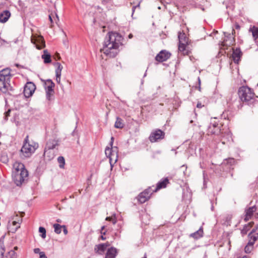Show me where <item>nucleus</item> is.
Segmentation results:
<instances>
[{
	"instance_id": "60",
	"label": "nucleus",
	"mask_w": 258,
	"mask_h": 258,
	"mask_svg": "<svg viewBox=\"0 0 258 258\" xmlns=\"http://www.w3.org/2000/svg\"><path fill=\"white\" fill-rule=\"evenodd\" d=\"M142 258H147L146 254H145V255H144V256L143 257H142Z\"/></svg>"
},
{
	"instance_id": "47",
	"label": "nucleus",
	"mask_w": 258,
	"mask_h": 258,
	"mask_svg": "<svg viewBox=\"0 0 258 258\" xmlns=\"http://www.w3.org/2000/svg\"><path fill=\"white\" fill-rule=\"evenodd\" d=\"M62 227L63 228V232L64 234L65 235H67L68 234V230H67L66 226L62 225Z\"/></svg>"
},
{
	"instance_id": "32",
	"label": "nucleus",
	"mask_w": 258,
	"mask_h": 258,
	"mask_svg": "<svg viewBox=\"0 0 258 258\" xmlns=\"http://www.w3.org/2000/svg\"><path fill=\"white\" fill-rule=\"evenodd\" d=\"M224 41H225L226 45H232L235 42L234 38L230 34H229V36H227V38L225 39Z\"/></svg>"
},
{
	"instance_id": "13",
	"label": "nucleus",
	"mask_w": 258,
	"mask_h": 258,
	"mask_svg": "<svg viewBox=\"0 0 258 258\" xmlns=\"http://www.w3.org/2000/svg\"><path fill=\"white\" fill-rule=\"evenodd\" d=\"M171 55L169 51L166 50H162L155 57V60L159 62H162L168 59Z\"/></svg>"
},
{
	"instance_id": "63",
	"label": "nucleus",
	"mask_w": 258,
	"mask_h": 258,
	"mask_svg": "<svg viewBox=\"0 0 258 258\" xmlns=\"http://www.w3.org/2000/svg\"><path fill=\"white\" fill-rule=\"evenodd\" d=\"M57 222H60V220H57Z\"/></svg>"
},
{
	"instance_id": "24",
	"label": "nucleus",
	"mask_w": 258,
	"mask_h": 258,
	"mask_svg": "<svg viewBox=\"0 0 258 258\" xmlns=\"http://www.w3.org/2000/svg\"><path fill=\"white\" fill-rule=\"evenodd\" d=\"M105 246V245L101 244L96 245L94 247V251L95 253L99 255L103 254L106 250Z\"/></svg>"
},
{
	"instance_id": "58",
	"label": "nucleus",
	"mask_w": 258,
	"mask_h": 258,
	"mask_svg": "<svg viewBox=\"0 0 258 258\" xmlns=\"http://www.w3.org/2000/svg\"><path fill=\"white\" fill-rule=\"evenodd\" d=\"M105 226H103L102 227H101V230L102 231L103 230H104L105 229Z\"/></svg>"
},
{
	"instance_id": "15",
	"label": "nucleus",
	"mask_w": 258,
	"mask_h": 258,
	"mask_svg": "<svg viewBox=\"0 0 258 258\" xmlns=\"http://www.w3.org/2000/svg\"><path fill=\"white\" fill-rule=\"evenodd\" d=\"M256 208L255 206H252L250 207H249L248 208L245 209V217H244V221L245 222L248 221L251 219L252 216H253V213L256 211Z\"/></svg>"
},
{
	"instance_id": "44",
	"label": "nucleus",
	"mask_w": 258,
	"mask_h": 258,
	"mask_svg": "<svg viewBox=\"0 0 258 258\" xmlns=\"http://www.w3.org/2000/svg\"><path fill=\"white\" fill-rule=\"evenodd\" d=\"M5 252V249L0 248V258L4 257V254Z\"/></svg>"
},
{
	"instance_id": "11",
	"label": "nucleus",
	"mask_w": 258,
	"mask_h": 258,
	"mask_svg": "<svg viewBox=\"0 0 258 258\" xmlns=\"http://www.w3.org/2000/svg\"><path fill=\"white\" fill-rule=\"evenodd\" d=\"M36 89L35 84L31 82H27L24 86L23 94L26 98L31 97Z\"/></svg>"
},
{
	"instance_id": "21",
	"label": "nucleus",
	"mask_w": 258,
	"mask_h": 258,
	"mask_svg": "<svg viewBox=\"0 0 258 258\" xmlns=\"http://www.w3.org/2000/svg\"><path fill=\"white\" fill-rule=\"evenodd\" d=\"M11 77V70L6 68L0 71V78L10 80Z\"/></svg>"
},
{
	"instance_id": "4",
	"label": "nucleus",
	"mask_w": 258,
	"mask_h": 258,
	"mask_svg": "<svg viewBox=\"0 0 258 258\" xmlns=\"http://www.w3.org/2000/svg\"><path fill=\"white\" fill-rule=\"evenodd\" d=\"M22 221V218L16 214L15 216L12 217L9 220L8 229L10 232L12 233H15L17 230L20 227V224Z\"/></svg>"
},
{
	"instance_id": "57",
	"label": "nucleus",
	"mask_w": 258,
	"mask_h": 258,
	"mask_svg": "<svg viewBox=\"0 0 258 258\" xmlns=\"http://www.w3.org/2000/svg\"><path fill=\"white\" fill-rule=\"evenodd\" d=\"M110 0H103L104 2H105L106 3H108Z\"/></svg>"
},
{
	"instance_id": "39",
	"label": "nucleus",
	"mask_w": 258,
	"mask_h": 258,
	"mask_svg": "<svg viewBox=\"0 0 258 258\" xmlns=\"http://www.w3.org/2000/svg\"><path fill=\"white\" fill-rule=\"evenodd\" d=\"M235 160L234 158H229L226 159L224 162V164H229L230 165H234L235 164Z\"/></svg>"
},
{
	"instance_id": "55",
	"label": "nucleus",
	"mask_w": 258,
	"mask_h": 258,
	"mask_svg": "<svg viewBox=\"0 0 258 258\" xmlns=\"http://www.w3.org/2000/svg\"><path fill=\"white\" fill-rule=\"evenodd\" d=\"M221 141H222V144H226V142H225V141H224V140H223V139H222L221 140Z\"/></svg>"
},
{
	"instance_id": "14",
	"label": "nucleus",
	"mask_w": 258,
	"mask_h": 258,
	"mask_svg": "<svg viewBox=\"0 0 258 258\" xmlns=\"http://www.w3.org/2000/svg\"><path fill=\"white\" fill-rule=\"evenodd\" d=\"M242 53L239 48L233 49L232 57L234 63L238 64L240 60Z\"/></svg>"
},
{
	"instance_id": "51",
	"label": "nucleus",
	"mask_w": 258,
	"mask_h": 258,
	"mask_svg": "<svg viewBox=\"0 0 258 258\" xmlns=\"http://www.w3.org/2000/svg\"><path fill=\"white\" fill-rule=\"evenodd\" d=\"M101 244L105 245V249H106L110 245V244H109V243L108 242H107L104 243H101Z\"/></svg>"
},
{
	"instance_id": "8",
	"label": "nucleus",
	"mask_w": 258,
	"mask_h": 258,
	"mask_svg": "<svg viewBox=\"0 0 258 258\" xmlns=\"http://www.w3.org/2000/svg\"><path fill=\"white\" fill-rule=\"evenodd\" d=\"M178 39L179 43L178 45L179 51L182 52L184 55H188L190 51L186 49L187 38L185 36V34L179 32L178 34Z\"/></svg>"
},
{
	"instance_id": "18",
	"label": "nucleus",
	"mask_w": 258,
	"mask_h": 258,
	"mask_svg": "<svg viewBox=\"0 0 258 258\" xmlns=\"http://www.w3.org/2000/svg\"><path fill=\"white\" fill-rule=\"evenodd\" d=\"M27 170L24 165L19 162H15L13 164V168L12 173H18L19 172L21 171V170Z\"/></svg>"
},
{
	"instance_id": "43",
	"label": "nucleus",
	"mask_w": 258,
	"mask_h": 258,
	"mask_svg": "<svg viewBox=\"0 0 258 258\" xmlns=\"http://www.w3.org/2000/svg\"><path fill=\"white\" fill-rule=\"evenodd\" d=\"M53 19L56 24H57L59 21V18L56 14H53Z\"/></svg>"
},
{
	"instance_id": "31",
	"label": "nucleus",
	"mask_w": 258,
	"mask_h": 258,
	"mask_svg": "<svg viewBox=\"0 0 258 258\" xmlns=\"http://www.w3.org/2000/svg\"><path fill=\"white\" fill-rule=\"evenodd\" d=\"M249 31L252 33L254 40H256L258 38V27L253 26L249 29Z\"/></svg>"
},
{
	"instance_id": "17",
	"label": "nucleus",
	"mask_w": 258,
	"mask_h": 258,
	"mask_svg": "<svg viewBox=\"0 0 258 258\" xmlns=\"http://www.w3.org/2000/svg\"><path fill=\"white\" fill-rule=\"evenodd\" d=\"M249 241L248 244L250 246H253L255 242L258 239V233H255V230L252 229L248 234Z\"/></svg>"
},
{
	"instance_id": "23",
	"label": "nucleus",
	"mask_w": 258,
	"mask_h": 258,
	"mask_svg": "<svg viewBox=\"0 0 258 258\" xmlns=\"http://www.w3.org/2000/svg\"><path fill=\"white\" fill-rule=\"evenodd\" d=\"M55 86L54 83L50 79H48L44 82V87L45 91H54Z\"/></svg>"
},
{
	"instance_id": "5",
	"label": "nucleus",
	"mask_w": 258,
	"mask_h": 258,
	"mask_svg": "<svg viewBox=\"0 0 258 258\" xmlns=\"http://www.w3.org/2000/svg\"><path fill=\"white\" fill-rule=\"evenodd\" d=\"M28 177L27 170H21L18 173H12L13 179L17 186H20L26 180Z\"/></svg>"
},
{
	"instance_id": "34",
	"label": "nucleus",
	"mask_w": 258,
	"mask_h": 258,
	"mask_svg": "<svg viewBox=\"0 0 258 258\" xmlns=\"http://www.w3.org/2000/svg\"><path fill=\"white\" fill-rule=\"evenodd\" d=\"M57 161L59 163V167L60 168H64L65 165V160L63 157L59 156L57 158Z\"/></svg>"
},
{
	"instance_id": "64",
	"label": "nucleus",
	"mask_w": 258,
	"mask_h": 258,
	"mask_svg": "<svg viewBox=\"0 0 258 258\" xmlns=\"http://www.w3.org/2000/svg\"><path fill=\"white\" fill-rule=\"evenodd\" d=\"M199 82H200V79L199 78Z\"/></svg>"
},
{
	"instance_id": "12",
	"label": "nucleus",
	"mask_w": 258,
	"mask_h": 258,
	"mask_svg": "<svg viewBox=\"0 0 258 258\" xmlns=\"http://www.w3.org/2000/svg\"><path fill=\"white\" fill-rule=\"evenodd\" d=\"M207 132L209 135H218L221 133V126L219 123L214 120L211 122L208 128Z\"/></svg>"
},
{
	"instance_id": "22",
	"label": "nucleus",
	"mask_w": 258,
	"mask_h": 258,
	"mask_svg": "<svg viewBox=\"0 0 258 258\" xmlns=\"http://www.w3.org/2000/svg\"><path fill=\"white\" fill-rule=\"evenodd\" d=\"M58 146V141L57 140H50L47 142L45 149L49 150H52Z\"/></svg>"
},
{
	"instance_id": "16",
	"label": "nucleus",
	"mask_w": 258,
	"mask_h": 258,
	"mask_svg": "<svg viewBox=\"0 0 258 258\" xmlns=\"http://www.w3.org/2000/svg\"><path fill=\"white\" fill-rule=\"evenodd\" d=\"M169 183V182L168 178H165L161 179L157 183L156 187L154 189H153V191L155 192L161 188L166 187Z\"/></svg>"
},
{
	"instance_id": "20",
	"label": "nucleus",
	"mask_w": 258,
	"mask_h": 258,
	"mask_svg": "<svg viewBox=\"0 0 258 258\" xmlns=\"http://www.w3.org/2000/svg\"><path fill=\"white\" fill-rule=\"evenodd\" d=\"M117 253V249L114 247H111L108 249L105 258H115Z\"/></svg>"
},
{
	"instance_id": "19",
	"label": "nucleus",
	"mask_w": 258,
	"mask_h": 258,
	"mask_svg": "<svg viewBox=\"0 0 258 258\" xmlns=\"http://www.w3.org/2000/svg\"><path fill=\"white\" fill-rule=\"evenodd\" d=\"M11 13L9 10H5L0 13V22L4 23L8 21L11 16Z\"/></svg>"
},
{
	"instance_id": "42",
	"label": "nucleus",
	"mask_w": 258,
	"mask_h": 258,
	"mask_svg": "<svg viewBox=\"0 0 258 258\" xmlns=\"http://www.w3.org/2000/svg\"><path fill=\"white\" fill-rule=\"evenodd\" d=\"M61 74H55L56 76V81L58 84H59L60 82V77Z\"/></svg>"
},
{
	"instance_id": "6",
	"label": "nucleus",
	"mask_w": 258,
	"mask_h": 258,
	"mask_svg": "<svg viewBox=\"0 0 258 258\" xmlns=\"http://www.w3.org/2000/svg\"><path fill=\"white\" fill-rule=\"evenodd\" d=\"M153 187H154V186L148 187L136 197L139 204L145 203L150 199L152 195L154 192L153 190Z\"/></svg>"
},
{
	"instance_id": "54",
	"label": "nucleus",
	"mask_w": 258,
	"mask_h": 258,
	"mask_svg": "<svg viewBox=\"0 0 258 258\" xmlns=\"http://www.w3.org/2000/svg\"><path fill=\"white\" fill-rule=\"evenodd\" d=\"M100 238L102 240H103L106 239V237H104V236L103 235L101 236Z\"/></svg>"
},
{
	"instance_id": "37",
	"label": "nucleus",
	"mask_w": 258,
	"mask_h": 258,
	"mask_svg": "<svg viewBox=\"0 0 258 258\" xmlns=\"http://www.w3.org/2000/svg\"><path fill=\"white\" fill-rule=\"evenodd\" d=\"M39 232L41 233V236L43 238H45L46 237V230L43 227H40L39 228Z\"/></svg>"
},
{
	"instance_id": "25",
	"label": "nucleus",
	"mask_w": 258,
	"mask_h": 258,
	"mask_svg": "<svg viewBox=\"0 0 258 258\" xmlns=\"http://www.w3.org/2000/svg\"><path fill=\"white\" fill-rule=\"evenodd\" d=\"M203 229L202 227H200V228L192 233H191L189 235V237H192L195 239H198L200 238H201L203 236Z\"/></svg>"
},
{
	"instance_id": "28",
	"label": "nucleus",
	"mask_w": 258,
	"mask_h": 258,
	"mask_svg": "<svg viewBox=\"0 0 258 258\" xmlns=\"http://www.w3.org/2000/svg\"><path fill=\"white\" fill-rule=\"evenodd\" d=\"M36 46L38 49H41L45 47V43L43 37L40 36L37 39V43L36 44Z\"/></svg>"
},
{
	"instance_id": "62",
	"label": "nucleus",
	"mask_w": 258,
	"mask_h": 258,
	"mask_svg": "<svg viewBox=\"0 0 258 258\" xmlns=\"http://www.w3.org/2000/svg\"><path fill=\"white\" fill-rule=\"evenodd\" d=\"M10 112V110H9L8 112H6L7 114H8Z\"/></svg>"
},
{
	"instance_id": "2",
	"label": "nucleus",
	"mask_w": 258,
	"mask_h": 258,
	"mask_svg": "<svg viewBox=\"0 0 258 258\" xmlns=\"http://www.w3.org/2000/svg\"><path fill=\"white\" fill-rule=\"evenodd\" d=\"M238 95L240 100L248 105H253L257 102L256 96L253 91L247 86H242L238 90Z\"/></svg>"
},
{
	"instance_id": "49",
	"label": "nucleus",
	"mask_w": 258,
	"mask_h": 258,
	"mask_svg": "<svg viewBox=\"0 0 258 258\" xmlns=\"http://www.w3.org/2000/svg\"><path fill=\"white\" fill-rule=\"evenodd\" d=\"M34 252L35 253H39V254H40V252H41L39 248H34Z\"/></svg>"
},
{
	"instance_id": "48",
	"label": "nucleus",
	"mask_w": 258,
	"mask_h": 258,
	"mask_svg": "<svg viewBox=\"0 0 258 258\" xmlns=\"http://www.w3.org/2000/svg\"><path fill=\"white\" fill-rule=\"evenodd\" d=\"M204 106V105H202L201 102H198V103L197 104V107L199 108H202Z\"/></svg>"
},
{
	"instance_id": "30",
	"label": "nucleus",
	"mask_w": 258,
	"mask_h": 258,
	"mask_svg": "<svg viewBox=\"0 0 258 258\" xmlns=\"http://www.w3.org/2000/svg\"><path fill=\"white\" fill-rule=\"evenodd\" d=\"M124 125L123 120L121 118L117 117L114 124V127L116 128H122Z\"/></svg>"
},
{
	"instance_id": "7",
	"label": "nucleus",
	"mask_w": 258,
	"mask_h": 258,
	"mask_svg": "<svg viewBox=\"0 0 258 258\" xmlns=\"http://www.w3.org/2000/svg\"><path fill=\"white\" fill-rule=\"evenodd\" d=\"M118 148L117 147H107L105 150L106 156L109 158L110 164L112 162L114 163L116 162L118 159Z\"/></svg>"
},
{
	"instance_id": "27",
	"label": "nucleus",
	"mask_w": 258,
	"mask_h": 258,
	"mask_svg": "<svg viewBox=\"0 0 258 258\" xmlns=\"http://www.w3.org/2000/svg\"><path fill=\"white\" fill-rule=\"evenodd\" d=\"M44 157L46 159L48 160H50L54 157V152L52 151V150H49L45 149L44 152Z\"/></svg>"
},
{
	"instance_id": "50",
	"label": "nucleus",
	"mask_w": 258,
	"mask_h": 258,
	"mask_svg": "<svg viewBox=\"0 0 258 258\" xmlns=\"http://www.w3.org/2000/svg\"><path fill=\"white\" fill-rule=\"evenodd\" d=\"M113 142H114V138L113 137H111V141H110V147H113L112 146H113Z\"/></svg>"
},
{
	"instance_id": "1",
	"label": "nucleus",
	"mask_w": 258,
	"mask_h": 258,
	"mask_svg": "<svg viewBox=\"0 0 258 258\" xmlns=\"http://www.w3.org/2000/svg\"><path fill=\"white\" fill-rule=\"evenodd\" d=\"M123 37L118 33L108 32L104 40L100 52L110 58L115 57L119 52V47L122 45Z\"/></svg>"
},
{
	"instance_id": "33",
	"label": "nucleus",
	"mask_w": 258,
	"mask_h": 258,
	"mask_svg": "<svg viewBox=\"0 0 258 258\" xmlns=\"http://www.w3.org/2000/svg\"><path fill=\"white\" fill-rule=\"evenodd\" d=\"M46 99L48 101H51L53 99L54 91H45Z\"/></svg>"
},
{
	"instance_id": "35",
	"label": "nucleus",
	"mask_w": 258,
	"mask_h": 258,
	"mask_svg": "<svg viewBox=\"0 0 258 258\" xmlns=\"http://www.w3.org/2000/svg\"><path fill=\"white\" fill-rule=\"evenodd\" d=\"M56 67L55 69V74H61V71L63 68L62 66L59 62H56L55 64Z\"/></svg>"
},
{
	"instance_id": "61",
	"label": "nucleus",
	"mask_w": 258,
	"mask_h": 258,
	"mask_svg": "<svg viewBox=\"0 0 258 258\" xmlns=\"http://www.w3.org/2000/svg\"><path fill=\"white\" fill-rule=\"evenodd\" d=\"M230 243H231L230 241V240H229V241H228V244H229V245L230 244Z\"/></svg>"
},
{
	"instance_id": "53",
	"label": "nucleus",
	"mask_w": 258,
	"mask_h": 258,
	"mask_svg": "<svg viewBox=\"0 0 258 258\" xmlns=\"http://www.w3.org/2000/svg\"><path fill=\"white\" fill-rule=\"evenodd\" d=\"M227 136H228V141H230V140H232V138H231V136L230 135L228 134Z\"/></svg>"
},
{
	"instance_id": "41",
	"label": "nucleus",
	"mask_w": 258,
	"mask_h": 258,
	"mask_svg": "<svg viewBox=\"0 0 258 258\" xmlns=\"http://www.w3.org/2000/svg\"><path fill=\"white\" fill-rule=\"evenodd\" d=\"M49 19L51 23L50 27H52L53 25V14H51L49 15Z\"/></svg>"
},
{
	"instance_id": "59",
	"label": "nucleus",
	"mask_w": 258,
	"mask_h": 258,
	"mask_svg": "<svg viewBox=\"0 0 258 258\" xmlns=\"http://www.w3.org/2000/svg\"><path fill=\"white\" fill-rule=\"evenodd\" d=\"M101 233L102 234H103V235H105V233H106V232L105 231V232H102V231H101Z\"/></svg>"
},
{
	"instance_id": "3",
	"label": "nucleus",
	"mask_w": 258,
	"mask_h": 258,
	"mask_svg": "<svg viewBox=\"0 0 258 258\" xmlns=\"http://www.w3.org/2000/svg\"><path fill=\"white\" fill-rule=\"evenodd\" d=\"M38 147V143L33 140H29V135H27L21 149L20 157L23 159L30 158Z\"/></svg>"
},
{
	"instance_id": "36",
	"label": "nucleus",
	"mask_w": 258,
	"mask_h": 258,
	"mask_svg": "<svg viewBox=\"0 0 258 258\" xmlns=\"http://www.w3.org/2000/svg\"><path fill=\"white\" fill-rule=\"evenodd\" d=\"M53 227L54 228V232L57 234H60L61 232V228H62V226L59 225V224H54L53 225Z\"/></svg>"
},
{
	"instance_id": "40",
	"label": "nucleus",
	"mask_w": 258,
	"mask_h": 258,
	"mask_svg": "<svg viewBox=\"0 0 258 258\" xmlns=\"http://www.w3.org/2000/svg\"><path fill=\"white\" fill-rule=\"evenodd\" d=\"M252 246H250L248 243L247 245L244 248V250H245V252H246V253L250 252L251 251V250Z\"/></svg>"
},
{
	"instance_id": "56",
	"label": "nucleus",
	"mask_w": 258,
	"mask_h": 258,
	"mask_svg": "<svg viewBox=\"0 0 258 258\" xmlns=\"http://www.w3.org/2000/svg\"><path fill=\"white\" fill-rule=\"evenodd\" d=\"M133 37V35L132 34H130L129 35H128V38H132Z\"/></svg>"
},
{
	"instance_id": "52",
	"label": "nucleus",
	"mask_w": 258,
	"mask_h": 258,
	"mask_svg": "<svg viewBox=\"0 0 258 258\" xmlns=\"http://www.w3.org/2000/svg\"><path fill=\"white\" fill-rule=\"evenodd\" d=\"M0 248L5 249L4 243L3 242H0Z\"/></svg>"
},
{
	"instance_id": "29",
	"label": "nucleus",
	"mask_w": 258,
	"mask_h": 258,
	"mask_svg": "<svg viewBox=\"0 0 258 258\" xmlns=\"http://www.w3.org/2000/svg\"><path fill=\"white\" fill-rule=\"evenodd\" d=\"M253 222H249L247 224H246L244 226L243 228L241 230V233L242 236H244L247 234V232L253 226Z\"/></svg>"
},
{
	"instance_id": "9",
	"label": "nucleus",
	"mask_w": 258,
	"mask_h": 258,
	"mask_svg": "<svg viewBox=\"0 0 258 258\" xmlns=\"http://www.w3.org/2000/svg\"><path fill=\"white\" fill-rule=\"evenodd\" d=\"M165 137V133L160 129L153 131L150 134L149 139L151 143L158 142Z\"/></svg>"
},
{
	"instance_id": "38",
	"label": "nucleus",
	"mask_w": 258,
	"mask_h": 258,
	"mask_svg": "<svg viewBox=\"0 0 258 258\" xmlns=\"http://www.w3.org/2000/svg\"><path fill=\"white\" fill-rule=\"evenodd\" d=\"M105 220L111 222L113 224H115L116 223V219L115 215L111 217H107Z\"/></svg>"
},
{
	"instance_id": "10",
	"label": "nucleus",
	"mask_w": 258,
	"mask_h": 258,
	"mask_svg": "<svg viewBox=\"0 0 258 258\" xmlns=\"http://www.w3.org/2000/svg\"><path fill=\"white\" fill-rule=\"evenodd\" d=\"M10 80L0 78V91L5 94H9L13 90V88L10 84Z\"/></svg>"
},
{
	"instance_id": "26",
	"label": "nucleus",
	"mask_w": 258,
	"mask_h": 258,
	"mask_svg": "<svg viewBox=\"0 0 258 258\" xmlns=\"http://www.w3.org/2000/svg\"><path fill=\"white\" fill-rule=\"evenodd\" d=\"M41 57L45 63H48L51 61V55L46 49L43 50V54L42 55Z\"/></svg>"
},
{
	"instance_id": "45",
	"label": "nucleus",
	"mask_w": 258,
	"mask_h": 258,
	"mask_svg": "<svg viewBox=\"0 0 258 258\" xmlns=\"http://www.w3.org/2000/svg\"><path fill=\"white\" fill-rule=\"evenodd\" d=\"M40 258H47L45 253L43 251L40 252Z\"/></svg>"
},
{
	"instance_id": "46",
	"label": "nucleus",
	"mask_w": 258,
	"mask_h": 258,
	"mask_svg": "<svg viewBox=\"0 0 258 258\" xmlns=\"http://www.w3.org/2000/svg\"><path fill=\"white\" fill-rule=\"evenodd\" d=\"M137 8H140V4H139L137 6H133V8H132V11H133V13H132V15H133L134 12H135V9Z\"/></svg>"
}]
</instances>
